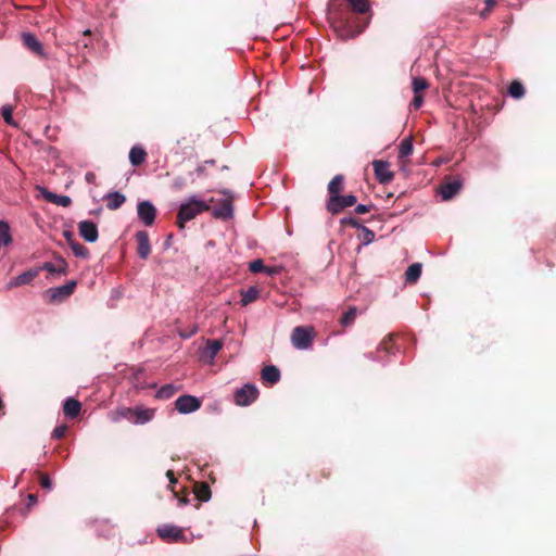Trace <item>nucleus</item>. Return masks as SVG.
<instances>
[{"label":"nucleus","mask_w":556,"mask_h":556,"mask_svg":"<svg viewBox=\"0 0 556 556\" xmlns=\"http://www.w3.org/2000/svg\"><path fill=\"white\" fill-rule=\"evenodd\" d=\"M526 93L525 86L520 80H513L508 87V94L514 99H521Z\"/></svg>","instance_id":"c756f323"},{"label":"nucleus","mask_w":556,"mask_h":556,"mask_svg":"<svg viewBox=\"0 0 556 556\" xmlns=\"http://www.w3.org/2000/svg\"><path fill=\"white\" fill-rule=\"evenodd\" d=\"M175 407L180 414H189L201 407V401L192 395H181L175 401Z\"/></svg>","instance_id":"9d476101"},{"label":"nucleus","mask_w":556,"mask_h":556,"mask_svg":"<svg viewBox=\"0 0 556 556\" xmlns=\"http://www.w3.org/2000/svg\"><path fill=\"white\" fill-rule=\"evenodd\" d=\"M424 103V97L421 94H415L414 96V99L412 101V106L415 109V110H418L420 109V106L422 105Z\"/></svg>","instance_id":"de8ad7c7"},{"label":"nucleus","mask_w":556,"mask_h":556,"mask_svg":"<svg viewBox=\"0 0 556 556\" xmlns=\"http://www.w3.org/2000/svg\"><path fill=\"white\" fill-rule=\"evenodd\" d=\"M177 391V388L173 384L163 386L157 392L156 397L161 400L170 399Z\"/></svg>","instance_id":"c9c22d12"},{"label":"nucleus","mask_w":556,"mask_h":556,"mask_svg":"<svg viewBox=\"0 0 556 556\" xmlns=\"http://www.w3.org/2000/svg\"><path fill=\"white\" fill-rule=\"evenodd\" d=\"M154 414V408H143L141 406L122 407L115 412L113 420L118 421L123 418L135 425H144L153 419Z\"/></svg>","instance_id":"7ed1b4c3"},{"label":"nucleus","mask_w":556,"mask_h":556,"mask_svg":"<svg viewBox=\"0 0 556 556\" xmlns=\"http://www.w3.org/2000/svg\"><path fill=\"white\" fill-rule=\"evenodd\" d=\"M223 348V344L218 340H207V349L210 351L211 357H214Z\"/></svg>","instance_id":"ea45409f"},{"label":"nucleus","mask_w":556,"mask_h":556,"mask_svg":"<svg viewBox=\"0 0 556 556\" xmlns=\"http://www.w3.org/2000/svg\"><path fill=\"white\" fill-rule=\"evenodd\" d=\"M215 202H216V201H215V199H214V198H211V199H210V201H208L207 203L210 204V203H215Z\"/></svg>","instance_id":"bf43d9fd"},{"label":"nucleus","mask_w":556,"mask_h":556,"mask_svg":"<svg viewBox=\"0 0 556 556\" xmlns=\"http://www.w3.org/2000/svg\"><path fill=\"white\" fill-rule=\"evenodd\" d=\"M198 332V327L193 325L190 329L187 330H178V334L180 338L188 339Z\"/></svg>","instance_id":"a18cd8bd"},{"label":"nucleus","mask_w":556,"mask_h":556,"mask_svg":"<svg viewBox=\"0 0 556 556\" xmlns=\"http://www.w3.org/2000/svg\"><path fill=\"white\" fill-rule=\"evenodd\" d=\"M104 199L106 200V207L111 211L119 208L126 201V197L118 191L109 192Z\"/></svg>","instance_id":"412c9836"},{"label":"nucleus","mask_w":556,"mask_h":556,"mask_svg":"<svg viewBox=\"0 0 556 556\" xmlns=\"http://www.w3.org/2000/svg\"><path fill=\"white\" fill-rule=\"evenodd\" d=\"M77 287L76 280H71L64 286L50 288L45 292L50 303H61L68 299Z\"/></svg>","instance_id":"0eeeda50"},{"label":"nucleus","mask_w":556,"mask_h":556,"mask_svg":"<svg viewBox=\"0 0 556 556\" xmlns=\"http://www.w3.org/2000/svg\"><path fill=\"white\" fill-rule=\"evenodd\" d=\"M28 506H33L37 503V495L36 494H28L27 496Z\"/></svg>","instance_id":"8fccbe9b"},{"label":"nucleus","mask_w":556,"mask_h":556,"mask_svg":"<svg viewBox=\"0 0 556 556\" xmlns=\"http://www.w3.org/2000/svg\"><path fill=\"white\" fill-rule=\"evenodd\" d=\"M357 309L356 307H350L340 318V324L345 328L351 326L356 318Z\"/></svg>","instance_id":"473e14b6"},{"label":"nucleus","mask_w":556,"mask_h":556,"mask_svg":"<svg viewBox=\"0 0 556 556\" xmlns=\"http://www.w3.org/2000/svg\"><path fill=\"white\" fill-rule=\"evenodd\" d=\"M241 304L247 306L260 298V290L256 287H250L248 290L241 291Z\"/></svg>","instance_id":"cd10ccee"},{"label":"nucleus","mask_w":556,"mask_h":556,"mask_svg":"<svg viewBox=\"0 0 556 556\" xmlns=\"http://www.w3.org/2000/svg\"><path fill=\"white\" fill-rule=\"evenodd\" d=\"M412 153H413L412 138L403 139L399 147V159L407 157Z\"/></svg>","instance_id":"2f4dec72"},{"label":"nucleus","mask_w":556,"mask_h":556,"mask_svg":"<svg viewBox=\"0 0 556 556\" xmlns=\"http://www.w3.org/2000/svg\"><path fill=\"white\" fill-rule=\"evenodd\" d=\"M79 235L88 242H96L99 237L98 227L93 222L81 220L78 223Z\"/></svg>","instance_id":"2eb2a0df"},{"label":"nucleus","mask_w":556,"mask_h":556,"mask_svg":"<svg viewBox=\"0 0 556 556\" xmlns=\"http://www.w3.org/2000/svg\"><path fill=\"white\" fill-rule=\"evenodd\" d=\"M195 172H197V174H198L199 176L204 175V174H205V166H204V165H200V166H198V167H197V169H195Z\"/></svg>","instance_id":"864d4df0"},{"label":"nucleus","mask_w":556,"mask_h":556,"mask_svg":"<svg viewBox=\"0 0 556 556\" xmlns=\"http://www.w3.org/2000/svg\"><path fill=\"white\" fill-rule=\"evenodd\" d=\"M166 476H167V478L169 479V482H170L172 484H174V483H176V482H177V480H176V478H175V475H174V472H173L172 470H168V471L166 472Z\"/></svg>","instance_id":"603ef678"},{"label":"nucleus","mask_w":556,"mask_h":556,"mask_svg":"<svg viewBox=\"0 0 556 556\" xmlns=\"http://www.w3.org/2000/svg\"><path fill=\"white\" fill-rule=\"evenodd\" d=\"M3 406V402L0 400V408Z\"/></svg>","instance_id":"052dcab7"},{"label":"nucleus","mask_w":556,"mask_h":556,"mask_svg":"<svg viewBox=\"0 0 556 556\" xmlns=\"http://www.w3.org/2000/svg\"><path fill=\"white\" fill-rule=\"evenodd\" d=\"M372 167L375 176L380 184H388L393 179L394 173L390 170V164L387 161L375 160Z\"/></svg>","instance_id":"f8f14e48"},{"label":"nucleus","mask_w":556,"mask_h":556,"mask_svg":"<svg viewBox=\"0 0 556 556\" xmlns=\"http://www.w3.org/2000/svg\"><path fill=\"white\" fill-rule=\"evenodd\" d=\"M258 396V390L254 384L248 383L235 392L237 405L247 406L253 403Z\"/></svg>","instance_id":"1a4fd4ad"},{"label":"nucleus","mask_w":556,"mask_h":556,"mask_svg":"<svg viewBox=\"0 0 556 556\" xmlns=\"http://www.w3.org/2000/svg\"><path fill=\"white\" fill-rule=\"evenodd\" d=\"M90 34H91V31H90L89 29H87V30H85V31H84V35H86V36H87V35L89 36Z\"/></svg>","instance_id":"13d9d810"},{"label":"nucleus","mask_w":556,"mask_h":556,"mask_svg":"<svg viewBox=\"0 0 556 556\" xmlns=\"http://www.w3.org/2000/svg\"><path fill=\"white\" fill-rule=\"evenodd\" d=\"M494 0H485V5L488 9H492L494 7Z\"/></svg>","instance_id":"5fc2aeb1"},{"label":"nucleus","mask_w":556,"mask_h":556,"mask_svg":"<svg viewBox=\"0 0 556 556\" xmlns=\"http://www.w3.org/2000/svg\"><path fill=\"white\" fill-rule=\"evenodd\" d=\"M215 161L211 160V161H206L205 164H208V165H214Z\"/></svg>","instance_id":"4d7b16f0"},{"label":"nucleus","mask_w":556,"mask_h":556,"mask_svg":"<svg viewBox=\"0 0 556 556\" xmlns=\"http://www.w3.org/2000/svg\"><path fill=\"white\" fill-rule=\"evenodd\" d=\"M71 249H72L74 255L77 257L88 258L90 255L89 250L84 244H81L77 241L75 243H73Z\"/></svg>","instance_id":"4c0bfd02"},{"label":"nucleus","mask_w":556,"mask_h":556,"mask_svg":"<svg viewBox=\"0 0 556 556\" xmlns=\"http://www.w3.org/2000/svg\"><path fill=\"white\" fill-rule=\"evenodd\" d=\"M462 181L460 179H453L444 182L440 188V193L442 195L443 200H451L453 197H455L459 190L462 189Z\"/></svg>","instance_id":"f3484780"},{"label":"nucleus","mask_w":556,"mask_h":556,"mask_svg":"<svg viewBox=\"0 0 556 556\" xmlns=\"http://www.w3.org/2000/svg\"><path fill=\"white\" fill-rule=\"evenodd\" d=\"M211 211V205L205 201H200L195 197H191L186 203H182L177 214V226L182 229L185 224L202 212Z\"/></svg>","instance_id":"f03ea898"},{"label":"nucleus","mask_w":556,"mask_h":556,"mask_svg":"<svg viewBox=\"0 0 556 556\" xmlns=\"http://www.w3.org/2000/svg\"><path fill=\"white\" fill-rule=\"evenodd\" d=\"M156 532L165 541L178 542L185 539L182 530L172 525H162L157 528Z\"/></svg>","instance_id":"4468645a"},{"label":"nucleus","mask_w":556,"mask_h":556,"mask_svg":"<svg viewBox=\"0 0 556 556\" xmlns=\"http://www.w3.org/2000/svg\"><path fill=\"white\" fill-rule=\"evenodd\" d=\"M40 191H41V194L43 195V198L50 203H53V204H56V205H60L63 207H67L72 204V199L67 195H59L56 193L49 191L46 188H40Z\"/></svg>","instance_id":"6ab92c4d"},{"label":"nucleus","mask_w":556,"mask_h":556,"mask_svg":"<svg viewBox=\"0 0 556 556\" xmlns=\"http://www.w3.org/2000/svg\"><path fill=\"white\" fill-rule=\"evenodd\" d=\"M374 207V204H358L354 211L356 214H366L369 213Z\"/></svg>","instance_id":"49530a36"},{"label":"nucleus","mask_w":556,"mask_h":556,"mask_svg":"<svg viewBox=\"0 0 556 556\" xmlns=\"http://www.w3.org/2000/svg\"><path fill=\"white\" fill-rule=\"evenodd\" d=\"M194 494L201 502H206L211 498L210 485L205 482L197 483L194 485Z\"/></svg>","instance_id":"c85d7f7f"},{"label":"nucleus","mask_w":556,"mask_h":556,"mask_svg":"<svg viewBox=\"0 0 556 556\" xmlns=\"http://www.w3.org/2000/svg\"><path fill=\"white\" fill-rule=\"evenodd\" d=\"M422 266L420 263H414L408 266L405 273V280L407 283H416L420 278Z\"/></svg>","instance_id":"bb28decb"},{"label":"nucleus","mask_w":556,"mask_h":556,"mask_svg":"<svg viewBox=\"0 0 556 556\" xmlns=\"http://www.w3.org/2000/svg\"><path fill=\"white\" fill-rule=\"evenodd\" d=\"M63 236H64V238H65V240H66L67 244L70 245V248L73 245V243H75V242H76V239H75V236H74V233H73V232H71V231H64Z\"/></svg>","instance_id":"09e8293b"},{"label":"nucleus","mask_w":556,"mask_h":556,"mask_svg":"<svg viewBox=\"0 0 556 556\" xmlns=\"http://www.w3.org/2000/svg\"><path fill=\"white\" fill-rule=\"evenodd\" d=\"M137 213H138L139 219L146 226H152L154 224V220L156 217V208L151 202H149V201L139 202L138 206H137Z\"/></svg>","instance_id":"9b49d317"},{"label":"nucleus","mask_w":556,"mask_h":556,"mask_svg":"<svg viewBox=\"0 0 556 556\" xmlns=\"http://www.w3.org/2000/svg\"><path fill=\"white\" fill-rule=\"evenodd\" d=\"M249 269H250V271H252L254 274L261 273V271H266L267 274L273 275V274L276 273L275 269L267 268L264 265L262 260H255V261L251 262L250 265H249Z\"/></svg>","instance_id":"72a5a7b5"},{"label":"nucleus","mask_w":556,"mask_h":556,"mask_svg":"<svg viewBox=\"0 0 556 556\" xmlns=\"http://www.w3.org/2000/svg\"><path fill=\"white\" fill-rule=\"evenodd\" d=\"M85 178L88 182L93 184L96 180V175H94V173L89 172L86 174Z\"/></svg>","instance_id":"3c124183"},{"label":"nucleus","mask_w":556,"mask_h":556,"mask_svg":"<svg viewBox=\"0 0 556 556\" xmlns=\"http://www.w3.org/2000/svg\"><path fill=\"white\" fill-rule=\"evenodd\" d=\"M39 268H41V270H47L50 274H66L67 264L64 260H60L59 264L46 262Z\"/></svg>","instance_id":"a878e982"},{"label":"nucleus","mask_w":556,"mask_h":556,"mask_svg":"<svg viewBox=\"0 0 556 556\" xmlns=\"http://www.w3.org/2000/svg\"><path fill=\"white\" fill-rule=\"evenodd\" d=\"M341 225L343 226H350L353 228H361L359 220L355 217H344L341 219Z\"/></svg>","instance_id":"c03bdc74"},{"label":"nucleus","mask_w":556,"mask_h":556,"mask_svg":"<svg viewBox=\"0 0 556 556\" xmlns=\"http://www.w3.org/2000/svg\"><path fill=\"white\" fill-rule=\"evenodd\" d=\"M39 484L42 489L51 490L52 489V481L50 477L45 472H39Z\"/></svg>","instance_id":"79ce46f5"},{"label":"nucleus","mask_w":556,"mask_h":556,"mask_svg":"<svg viewBox=\"0 0 556 556\" xmlns=\"http://www.w3.org/2000/svg\"><path fill=\"white\" fill-rule=\"evenodd\" d=\"M368 10V0H348L346 5L332 2L329 5L328 18L332 28L341 38H352L364 29V26L356 24L355 14H364Z\"/></svg>","instance_id":"f257e3e1"},{"label":"nucleus","mask_w":556,"mask_h":556,"mask_svg":"<svg viewBox=\"0 0 556 556\" xmlns=\"http://www.w3.org/2000/svg\"><path fill=\"white\" fill-rule=\"evenodd\" d=\"M147 159V152L143 148L135 146L129 151V161L134 166L141 165Z\"/></svg>","instance_id":"393cba45"},{"label":"nucleus","mask_w":556,"mask_h":556,"mask_svg":"<svg viewBox=\"0 0 556 556\" xmlns=\"http://www.w3.org/2000/svg\"><path fill=\"white\" fill-rule=\"evenodd\" d=\"M67 430L68 427L66 425L58 426L52 432V438L56 440L62 439L65 437Z\"/></svg>","instance_id":"37998d69"},{"label":"nucleus","mask_w":556,"mask_h":556,"mask_svg":"<svg viewBox=\"0 0 556 556\" xmlns=\"http://www.w3.org/2000/svg\"><path fill=\"white\" fill-rule=\"evenodd\" d=\"M344 189V177L336 175L328 184L329 198L339 197Z\"/></svg>","instance_id":"b1692460"},{"label":"nucleus","mask_w":556,"mask_h":556,"mask_svg":"<svg viewBox=\"0 0 556 556\" xmlns=\"http://www.w3.org/2000/svg\"><path fill=\"white\" fill-rule=\"evenodd\" d=\"M179 503H180V504H187V503H188L187 497H181V498H179Z\"/></svg>","instance_id":"6e6d98bb"},{"label":"nucleus","mask_w":556,"mask_h":556,"mask_svg":"<svg viewBox=\"0 0 556 556\" xmlns=\"http://www.w3.org/2000/svg\"><path fill=\"white\" fill-rule=\"evenodd\" d=\"M397 338L396 333H389L387 337L383 338V340L380 342L377 351L378 352H384L387 355H393L395 354V351H397V348L395 346L394 339Z\"/></svg>","instance_id":"5701e85b"},{"label":"nucleus","mask_w":556,"mask_h":556,"mask_svg":"<svg viewBox=\"0 0 556 556\" xmlns=\"http://www.w3.org/2000/svg\"><path fill=\"white\" fill-rule=\"evenodd\" d=\"M429 87L427 79L424 77H415L413 79V91L415 94H421L420 92Z\"/></svg>","instance_id":"e433bc0d"},{"label":"nucleus","mask_w":556,"mask_h":556,"mask_svg":"<svg viewBox=\"0 0 556 556\" xmlns=\"http://www.w3.org/2000/svg\"><path fill=\"white\" fill-rule=\"evenodd\" d=\"M261 378L264 382L275 384L280 380V370L274 365H267L262 369Z\"/></svg>","instance_id":"aec40b11"},{"label":"nucleus","mask_w":556,"mask_h":556,"mask_svg":"<svg viewBox=\"0 0 556 556\" xmlns=\"http://www.w3.org/2000/svg\"><path fill=\"white\" fill-rule=\"evenodd\" d=\"M189 181L193 182L192 173H189V178L184 176H177L173 181V187L176 190H181L188 185Z\"/></svg>","instance_id":"58836bf2"},{"label":"nucleus","mask_w":556,"mask_h":556,"mask_svg":"<svg viewBox=\"0 0 556 556\" xmlns=\"http://www.w3.org/2000/svg\"><path fill=\"white\" fill-rule=\"evenodd\" d=\"M219 192L226 195V198L222 200L216 207H211L210 212L216 219H231L233 217V197L229 190H220Z\"/></svg>","instance_id":"423d86ee"},{"label":"nucleus","mask_w":556,"mask_h":556,"mask_svg":"<svg viewBox=\"0 0 556 556\" xmlns=\"http://www.w3.org/2000/svg\"><path fill=\"white\" fill-rule=\"evenodd\" d=\"M22 40L24 46L30 50L33 53L43 56V47L38 38L30 33H25L22 35Z\"/></svg>","instance_id":"a211bd4d"},{"label":"nucleus","mask_w":556,"mask_h":556,"mask_svg":"<svg viewBox=\"0 0 556 556\" xmlns=\"http://www.w3.org/2000/svg\"><path fill=\"white\" fill-rule=\"evenodd\" d=\"M1 114H2L4 122L8 125L13 126V127L17 126L16 122L13 119V106L12 105H10V104L3 105L1 109Z\"/></svg>","instance_id":"f704fd0d"},{"label":"nucleus","mask_w":556,"mask_h":556,"mask_svg":"<svg viewBox=\"0 0 556 556\" xmlns=\"http://www.w3.org/2000/svg\"><path fill=\"white\" fill-rule=\"evenodd\" d=\"M80 409H81V404L79 401L73 399V397H68L65 400L64 404H63V413L65 416L70 417V418H76L79 413H80Z\"/></svg>","instance_id":"4be33fe9"},{"label":"nucleus","mask_w":556,"mask_h":556,"mask_svg":"<svg viewBox=\"0 0 556 556\" xmlns=\"http://www.w3.org/2000/svg\"><path fill=\"white\" fill-rule=\"evenodd\" d=\"M136 241L138 243L137 253L140 258L147 260L151 253V244L149 235L144 230H140L136 233Z\"/></svg>","instance_id":"dca6fc26"},{"label":"nucleus","mask_w":556,"mask_h":556,"mask_svg":"<svg viewBox=\"0 0 556 556\" xmlns=\"http://www.w3.org/2000/svg\"><path fill=\"white\" fill-rule=\"evenodd\" d=\"M315 330L312 326H298L292 330L291 342L295 349L307 350L312 346Z\"/></svg>","instance_id":"39448f33"},{"label":"nucleus","mask_w":556,"mask_h":556,"mask_svg":"<svg viewBox=\"0 0 556 556\" xmlns=\"http://www.w3.org/2000/svg\"><path fill=\"white\" fill-rule=\"evenodd\" d=\"M12 242L10 226L7 222L0 220V244L9 245Z\"/></svg>","instance_id":"7c9ffc66"},{"label":"nucleus","mask_w":556,"mask_h":556,"mask_svg":"<svg viewBox=\"0 0 556 556\" xmlns=\"http://www.w3.org/2000/svg\"><path fill=\"white\" fill-rule=\"evenodd\" d=\"M363 232V243L369 244L375 240V232L365 226H361Z\"/></svg>","instance_id":"a19ab883"},{"label":"nucleus","mask_w":556,"mask_h":556,"mask_svg":"<svg viewBox=\"0 0 556 556\" xmlns=\"http://www.w3.org/2000/svg\"><path fill=\"white\" fill-rule=\"evenodd\" d=\"M40 271H41V268L36 267V268H31L29 270L22 273L21 275L12 278L8 282L7 289L11 290L13 288H17V287L30 283L35 278L38 277Z\"/></svg>","instance_id":"ddd939ff"},{"label":"nucleus","mask_w":556,"mask_h":556,"mask_svg":"<svg viewBox=\"0 0 556 556\" xmlns=\"http://www.w3.org/2000/svg\"><path fill=\"white\" fill-rule=\"evenodd\" d=\"M357 198L353 194L339 195L329 198L326 204V208L332 215L339 214L343 208L353 206L356 204Z\"/></svg>","instance_id":"6e6552de"},{"label":"nucleus","mask_w":556,"mask_h":556,"mask_svg":"<svg viewBox=\"0 0 556 556\" xmlns=\"http://www.w3.org/2000/svg\"><path fill=\"white\" fill-rule=\"evenodd\" d=\"M200 139V134L192 129H184L177 136L172 151L175 154H185L193 150L197 141Z\"/></svg>","instance_id":"20e7f679"}]
</instances>
